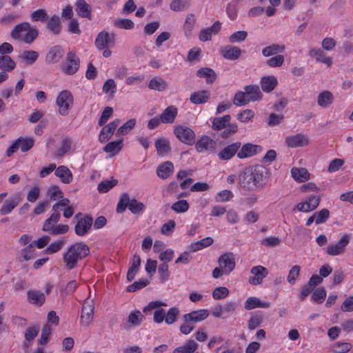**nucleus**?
Wrapping results in <instances>:
<instances>
[{"label":"nucleus","instance_id":"nucleus-1","mask_svg":"<svg viewBox=\"0 0 353 353\" xmlns=\"http://www.w3.org/2000/svg\"><path fill=\"white\" fill-rule=\"evenodd\" d=\"M269 170L262 165L245 168L239 175V183L245 190L262 189L267 184Z\"/></svg>","mask_w":353,"mask_h":353},{"label":"nucleus","instance_id":"nucleus-2","mask_svg":"<svg viewBox=\"0 0 353 353\" xmlns=\"http://www.w3.org/2000/svg\"><path fill=\"white\" fill-rule=\"evenodd\" d=\"M90 254V248L83 242L75 243L68 247L63 254V260L68 270L74 268L78 262Z\"/></svg>","mask_w":353,"mask_h":353},{"label":"nucleus","instance_id":"nucleus-3","mask_svg":"<svg viewBox=\"0 0 353 353\" xmlns=\"http://www.w3.org/2000/svg\"><path fill=\"white\" fill-rule=\"evenodd\" d=\"M23 32H26V33L21 39L28 44L32 43L39 35V30L36 27H32L29 23L24 22L14 26L11 32V37L14 39H19L20 33Z\"/></svg>","mask_w":353,"mask_h":353},{"label":"nucleus","instance_id":"nucleus-4","mask_svg":"<svg viewBox=\"0 0 353 353\" xmlns=\"http://www.w3.org/2000/svg\"><path fill=\"white\" fill-rule=\"evenodd\" d=\"M144 204L138 201L137 199H130V196L127 193L121 194L117 207L118 213H123L128 208L132 214H139L144 208Z\"/></svg>","mask_w":353,"mask_h":353},{"label":"nucleus","instance_id":"nucleus-5","mask_svg":"<svg viewBox=\"0 0 353 353\" xmlns=\"http://www.w3.org/2000/svg\"><path fill=\"white\" fill-rule=\"evenodd\" d=\"M56 103L59 107V112L62 116L68 114L69 110L73 105V97L68 90H63L58 95Z\"/></svg>","mask_w":353,"mask_h":353},{"label":"nucleus","instance_id":"nucleus-6","mask_svg":"<svg viewBox=\"0 0 353 353\" xmlns=\"http://www.w3.org/2000/svg\"><path fill=\"white\" fill-rule=\"evenodd\" d=\"M176 137L183 143L187 145H192L195 142V134L194 131L185 126L177 125L174 129Z\"/></svg>","mask_w":353,"mask_h":353},{"label":"nucleus","instance_id":"nucleus-7","mask_svg":"<svg viewBox=\"0 0 353 353\" xmlns=\"http://www.w3.org/2000/svg\"><path fill=\"white\" fill-rule=\"evenodd\" d=\"M350 241L348 234L343 235L336 243L331 244L325 248V252L330 256H338L345 252L346 246Z\"/></svg>","mask_w":353,"mask_h":353},{"label":"nucleus","instance_id":"nucleus-8","mask_svg":"<svg viewBox=\"0 0 353 353\" xmlns=\"http://www.w3.org/2000/svg\"><path fill=\"white\" fill-rule=\"evenodd\" d=\"M218 263L224 270L225 274H229L233 271L236 265L234 254L232 252H226L221 254L218 259Z\"/></svg>","mask_w":353,"mask_h":353},{"label":"nucleus","instance_id":"nucleus-9","mask_svg":"<svg viewBox=\"0 0 353 353\" xmlns=\"http://www.w3.org/2000/svg\"><path fill=\"white\" fill-rule=\"evenodd\" d=\"M94 305L92 300L87 299L83 305L81 314V323L88 326L93 319Z\"/></svg>","mask_w":353,"mask_h":353},{"label":"nucleus","instance_id":"nucleus-10","mask_svg":"<svg viewBox=\"0 0 353 353\" xmlns=\"http://www.w3.org/2000/svg\"><path fill=\"white\" fill-rule=\"evenodd\" d=\"M80 60L73 52L67 54L66 62L62 66L63 71L66 74H73L79 68Z\"/></svg>","mask_w":353,"mask_h":353},{"label":"nucleus","instance_id":"nucleus-11","mask_svg":"<svg viewBox=\"0 0 353 353\" xmlns=\"http://www.w3.org/2000/svg\"><path fill=\"white\" fill-rule=\"evenodd\" d=\"M119 122V119H115L103 125L99 134V141L101 143H104L112 138Z\"/></svg>","mask_w":353,"mask_h":353},{"label":"nucleus","instance_id":"nucleus-12","mask_svg":"<svg viewBox=\"0 0 353 353\" xmlns=\"http://www.w3.org/2000/svg\"><path fill=\"white\" fill-rule=\"evenodd\" d=\"M239 150L237 157L242 159L260 153L262 151V148L260 145L248 143L240 147Z\"/></svg>","mask_w":353,"mask_h":353},{"label":"nucleus","instance_id":"nucleus-13","mask_svg":"<svg viewBox=\"0 0 353 353\" xmlns=\"http://www.w3.org/2000/svg\"><path fill=\"white\" fill-rule=\"evenodd\" d=\"M92 223V218L89 215L81 218L74 227L75 234L78 236H84L89 232Z\"/></svg>","mask_w":353,"mask_h":353},{"label":"nucleus","instance_id":"nucleus-14","mask_svg":"<svg viewBox=\"0 0 353 353\" xmlns=\"http://www.w3.org/2000/svg\"><path fill=\"white\" fill-rule=\"evenodd\" d=\"M241 145V142L236 141L225 146L218 153L219 159L222 161L231 159L236 154H237Z\"/></svg>","mask_w":353,"mask_h":353},{"label":"nucleus","instance_id":"nucleus-15","mask_svg":"<svg viewBox=\"0 0 353 353\" xmlns=\"http://www.w3.org/2000/svg\"><path fill=\"white\" fill-rule=\"evenodd\" d=\"M250 273L253 275L250 277L249 282L252 285H259L263 279L268 274V270L261 265H256L251 268Z\"/></svg>","mask_w":353,"mask_h":353},{"label":"nucleus","instance_id":"nucleus-16","mask_svg":"<svg viewBox=\"0 0 353 353\" xmlns=\"http://www.w3.org/2000/svg\"><path fill=\"white\" fill-rule=\"evenodd\" d=\"M114 43V34H109L107 32L102 31L99 33L95 46L99 50H103L108 46H113Z\"/></svg>","mask_w":353,"mask_h":353},{"label":"nucleus","instance_id":"nucleus-17","mask_svg":"<svg viewBox=\"0 0 353 353\" xmlns=\"http://www.w3.org/2000/svg\"><path fill=\"white\" fill-rule=\"evenodd\" d=\"M216 143L208 136H203L197 141L195 148L197 152H203L208 150L214 151L216 148Z\"/></svg>","mask_w":353,"mask_h":353},{"label":"nucleus","instance_id":"nucleus-18","mask_svg":"<svg viewBox=\"0 0 353 353\" xmlns=\"http://www.w3.org/2000/svg\"><path fill=\"white\" fill-rule=\"evenodd\" d=\"M209 316L207 310L192 311L183 315V320L187 323H196L205 320Z\"/></svg>","mask_w":353,"mask_h":353},{"label":"nucleus","instance_id":"nucleus-19","mask_svg":"<svg viewBox=\"0 0 353 353\" xmlns=\"http://www.w3.org/2000/svg\"><path fill=\"white\" fill-rule=\"evenodd\" d=\"M20 195L16 194L6 200L0 208V214L6 215L12 212V211L18 205L20 202Z\"/></svg>","mask_w":353,"mask_h":353},{"label":"nucleus","instance_id":"nucleus-20","mask_svg":"<svg viewBox=\"0 0 353 353\" xmlns=\"http://www.w3.org/2000/svg\"><path fill=\"white\" fill-rule=\"evenodd\" d=\"M285 143L290 148L303 147L308 144V139L303 134H297L288 137Z\"/></svg>","mask_w":353,"mask_h":353},{"label":"nucleus","instance_id":"nucleus-21","mask_svg":"<svg viewBox=\"0 0 353 353\" xmlns=\"http://www.w3.org/2000/svg\"><path fill=\"white\" fill-rule=\"evenodd\" d=\"M243 89V94H245V97H247V100H249V103L250 101H256L261 99L262 94L261 92L259 85H245Z\"/></svg>","mask_w":353,"mask_h":353},{"label":"nucleus","instance_id":"nucleus-22","mask_svg":"<svg viewBox=\"0 0 353 353\" xmlns=\"http://www.w3.org/2000/svg\"><path fill=\"white\" fill-rule=\"evenodd\" d=\"M27 298L29 303L37 307H41L46 301L44 293L37 290H28Z\"/></svg>","mask_w":353,"mask_h":353},{"label":"nucleus","instance_id":"nucleus-23","mask_svg":"<svg viewBox=\"0 0 353 353\" xmlns=\"http://www.w3.org/2000/svg\"><path fill=\"white\" fill-rule=\"evenodd\" d=\"M64 50L61 46H55L50 48L46 55V61L48 63H57L63 56Z\"/></svg>","mask_w":353,"mask_h":353},{"label":"nucleus","instance_id":"nucleus-24","mask_svg":"<svg viewBox=\"0 0 353 353\" xmlns=\"http://www.w3.org/2000/svg\"><path fill=\"white\" fill-rule=\"evenodd\" d=\"M54 174L65 184L70 183L73 179V175L71 171L65 165L56 167Z\"/></svg>","mask_w":353,"mask_h":353},{"label":"nucleus","instance_id":"nucleus-25","mask_svg":"<svg viewBox=\"0 0 353 353\" xmlns=\"http://www.w3.org/2000/svg\"><path fill=\"white\" fill-rule=\"evenodd\" d=\"M221 54L228 60H236L241 54V50L236 46H226L221 48Z\"/></svg>","mask_w":353,"mask_h":353},{"label":"nucleus","instance_id":"nucleus-26","mask_svg":"<svg viewBox=\"0 0 353 353\" xmlns=\"http://www.w3.org/2000/svg\"><path fill=\"white\" fill-rule=\"evenodd\" d=\"M76 12L81 17L91 19L92 7L85 0H77L76 3Z\"/></svg>","mask_w":353,"mask_h":353},{"label":"nucleus","instance_id":"nucleus-27","mask_svg":"<svg viewBox=\"0 0 353 353\" xmlns=\"http://www.w3.org/2000/svg\"><path fill=\"white\" fill-rule=\"evenodd\" d=\"M176 107L170 105L166 108L160 115L161 121L163 123H172L177 115Z\"/></svg>","mask_w":353,"mask_h":353},{"label":"nucleus","instance_id":"nucleus-28","mask_svg":"<svg viewBox=\"0 0 353 353\" xmlns=\"http://www.w3.org/2000/svg\"><path fill=\"white\" fill-rule=\"evenodd\" d=\"M309 55L314 58L316 62H321L330 67L332 64V61L330 57H327L321 49L312 48L309 51Z\"/></svg>","mask_w":353,"mask_h":353},{"label":"nucleus","instance_id":"nucleus-29","mask_svg":"<svg viewBox=\"0 0 353 353\" xmlns=\"http://www.w3.org/2000/svg\"><path fill=\"white\" fill-rule=\"evenodd\" d=\"M199 344L194 340H188L184 345L176 347L173 353H199Z\"/></svg>","mask_w":353,"mask_h":353},{"label":"nucleus","instance_id":"nucleus-30","mask_svg":"<svg viewBox=\"0 0 353 353\" xmlns=\"http://www.w3.org/2000/svg\"><path fill=\"white\" fill-rule=\"evenodd\" d=\"M334 95L328 90L321 92L317 97V104L323 108L329 107L334 102Z\"/></svg>","mask_w":353,"mask_h":353},{"label":"nucleus","instance_id":"nucleus-31","mask_svg":"<svg viewBox=\"0 0 353 353\" xmlns=\"http://www.w3.org/2000/svg\"><path fill=\"white\" fill-rule=\"evenodd\" d=\"M174 165L170 161H165L161 163L157 169V174L159 177L165 179L173 172Z\"/></svg>","mask_w":353,"mask_h":353},{"label":"nucleus","instance_id":"nucleus-32","mask_svg":"<svg viewBox=\"0 0 353 353\" xmlns=\"http://www.w3.org/2000/svg\"><path fill=\"white\" fill-rule=\"evenodd\" d=\"M278 84V81L274 76H265L261 79V89L265 92H270Z\"/></svg>","mask_w":353,"mask_h":353},{"label":"nucleus","instance_id":"nucleus-33","mask_svg":"<svg viewBox=\"0 0 353 353\" xmlns=\"http://www.w3.org/2000/svg\"><path fill=\"white\" fill-rule=\"evenodd\" d=\"M47 29L54 35H59L61 32L62 25L59 17H52L47 23Z\"/></svg>","mask_w":353,"mask_h":353},{"label":"nucleus","instance_id":"nucleus-34","mask_svg":"<svg viewBox=\"0 0 353 353\" xmlns=\"http://www.w3.org/2000/svg\"><path fill=\"white\" fill-rule=\"evenodd\" d=\"M196 76L205 78L207 83H213L216 79V72L210 68L203 67L196 71Z\"/></svg>","mask_w":353,"mask_h":353},{"label":"nucleus","instance_id":"nucleus-35","mask_svg":"<svg viewBox=\"0 0 353 353\" xmlns=\"http://www.w3.org/2000/svg\"><path fill=\"white\" fill-rule=\"evenodd\" d=\"M141 265V258L139 255L134 254L132 258L131 265L127 273V280L128 281H132L137 272L139 270Z\"/></svg>","mask_w":353,"mask_h":353},{"label":"nucleus","instance_id":"nucleus-36","mask_svg":"<svg viewBox=\"0 0 353 353\" xmlns=\"http://www.w3.org/2000/svg\"><path fill=\"white\" fill-rule=\"evenodd\" d=\"M285 46L283 44H272L270 46H266L262 50V54L268 57L270 56H276L279 53H282L285 51Z\"/></svg>","mask_w":353,"mask_h":353},{"label":"nucleus","instance_id":"nucleus-37","mask_svg":"<svg viewBox=\"0 0 353 353\" xmlns=\"http://www.w3.org/2000/svg\"><path fill=\"white\" fill-rule=\"evenodd\" d=\"M210 94L207 90H200L193 92L190 97V101L193 104H202L208 101Z\"/></svg>","mask_w":353,"mask_h":353},{"label":"nucleus","instance_id":"nucleus-38","mask_svg":"<svg viewBox=\"0 0 353 353\" xmlns=\"http://www.w3.org/2000/svg\"><path fill=\"white\" fill-rule=\"evenodd\" d=\"M155 147L159 156L163 157L171 151L170 142L165 139H157L155 141Z\"/></svg>","mask_w":353,"mask_h":353},{"label":"nucleus","instance_id":"nucleus-39","mask_svg":"<svg viewBox=\"0 0 353 353\" xmlns=\"http://www.w3.org/2000/svg\"><path fill=\"white\" fill-rule=\"evenodd\" d=\"M213 242L214 241L212 237L207 236L199 241H197L195 243H191L189 248L191 252H196L199 250H201L211 245L213 243Z\"/></svg>","mask_w":353,"mask_h":353},{"label":"nucleus","instance_id":"nucleus-40","mask_svg":"<svg viewBox=\"0 0 353 353\" xmlns=\"http://www.w3.org/2000/svg\"><path fill=\"white\" fill-rule=\"evenodd\" d=\"M60 216L59 213L52 214L50 216L44 221L42 230L51 234L55 227V224L59 221Z\"/></svg>","mask_w":353,"mask_h":353},{"label":"nucleus","instance_id":"nucleus-41","mask_svg":"<svg viewBox=\"0 0 353 353\" xmlns=\"http://www.w3.org/2000/svg\"><path fill=\"white\" fill-rule=\"evenodd\" d=\"M168 87V84L161 77H154L148 84V88L151 90H157L159 92L164 91Z\"/></svg>","mask_w":353,"mask_h":353},{"label":"nucleus","instance_id":"nucleus-42","mask_svg":"<svg viewBox=\"0 0 353 353\" xmlns=\"http://www.w3.org/2000/svg\"><path fill=\"white\" fill-rule=\"evenodd\" d=\"M291 174L294 180L299 182H303L310 178V174L305 168H294Z\"/></svg>","mask_w":353,"mask_h":353},{"label":"nucleus","instance_id":"nucleus-43","mask_svg":"<svg viewBox=\"0 0 353 353\" xmlns=\"http://www.w3.org/2000/svg\"><path fill=\"white\" fill-rule=\"evenodd\" d=\"M231 117L230 114L224 115L222 117H215L212 123V128L214 130H221L226 127L230 122Z\"/></svg>","mask_w":353,"mask_h":353},{"label":"nucleus","instance_id":"nucleus-44","mask_svg":"<svg viewBox=\"0 0 353 353\" xmlns=\"http://www.w3.org/2000/svg\"><path fill=\"white\" fill-rule=\"evenodd\" d=\"M352 347V345L347 342H336L330 347L331 353H346Z\"/></svg>","mask_w":353,"mask_h":353},{"label":"nucleus","instance_id":"nucleus-45","mask_svg":"<svg viewBox=\"0 0 353 353\" xmlns=\"http://www.w3.org/2000/svg\"><path fill=\"white\" fill-rule=\"evenodd\" d=\"M123 147V140L117 141H111L106 144L103 150L105 152L112 153V155L117 154L121 150Z\"/></svg>","mask_w":353,"mask_h":353},{"label":"nucleus","instance_id":"nucleus-46","mask_svg":"<svg viewBox=\"0 0 353 353\" xmlns=\"http://www.w3.org/2000/svg\"><path fill=\"white\" fill-rule=\"evenodd\" d=\"M136 124V119H131L126 121L123 125L118 128L116 132V136L119 137L121 135L127 134L132 129L134 128Z\"/></svg>","mask_w":353,"mask_h":353},{"label":"nucleus","instance_id":"nucleus-47","mask_svg":"<svg viewBox=\"0 0 353 353\" xmlns=\"http://www.w3.org/2000/svg\"><path fill=\"white\" fill-rule=\"evenodd\" d=\"M15 66V62L9 56H0V68L6 71H12Z\"/></svg>","mask_w":353,"mask_h":353},{"label":"nucleus","instance_id":"nucleus-48","mask_svg":"<svg viewBox=\"0 0 353 353\" xmlns=\"http://www.w3.org/2000/svg\"><path fill=\"white\" fill-rule=\"evenodd\" d=\"M39 53L34 50H25L20 55V58L27 64H32L38 59Z\"/></svg>","mask_w":353,"mask_h":353},{"label":"nucleus","instance_id":"nucleus-49","mask_svg":"<svg viewBox=\"0 0 353 353\" xmlns=\"http://www.w3.org/2000/svg\"><path fill=\"white\" fill-rule=\"evenodd\" d=\"M315 217V223L316 224H321L325 222L329 219L330 217V211L327 208H323L319 212H316L314 214Z\"/></svg>","mask_w":353,"mask_h":353},{"label":"nucleus","instance_id":"nucleus-50","mask_svg":"<svg viewBox=\"0 0 353 353\" xmlns=\"http://www.w3.org/2000/svg\"><path fill=\"white\" fill-rule=\"evenodd\" d=\"M189 207L186 200H179L172 205L171 209L176 213H183L188 210Z\"/></svg>","mask_w":353,"mask_h":353},{"label":"nucleus","instance_id":"nucleus-51","mask_svg":"<svg viewBox=\"0 0 353 353\" xmlns=\"http://www.w3.org/2000/svg\"><path fill=\"white\" fill-rule=\"evenodd\" d=\"M179 314V310L177 307L170 308L168 312H165V322L168 325L173 324L177 319Z\"/></svg>","mask_w":353,"mask_h":353},{"label":"nucleus","instance_id":"nucleus-52","mask_svg":"<svg viewBox=\"0 0 353 353\" xmlns=\"http://www.w3.org/2000/svg\"><path fill=\"white\" fill-rule=\"evenodd\" d=\"M143 319V316L141 312L139 310H135L129 314L128 321L132 325L138 326L141 323Z\"/></svg>","mask_w":353,"mask_h":353},{"label":"nucleus","instance_id":"nucleus-53","mask_svg":"<svg viewBox=\"0 0 353 353\" xmlns=\"http://www.w3.org/2000/svg\"><path fill=\"white\" fill-rule=\"evenodd\" d=\"M263 322V316L260 313H256L254 315H252L248 321V329L250 330H254L258 327Z\"/></svg>","mask_w":353,"mask_h":353},{"label":"nucleus","instance_id":"nucleus-54","mask_svg":"<svg viewBox=\"0 0 353 353\" xmlns=\"http://www.w3.org/2000/svg\"><path fill=\"white\" fill-rule=\"evenodd\" d=\"M117 183L118 181L116 179L103 181L98 185L97 189L99 192H107L115 186Z\"/></svg>","mask_w":353,"mask_h":353},{"label":"nucleus","instance_id":"nucleus-55","mask_svg":"<svg viewBox=\"0 0 353 353\" xmlns=\"http://www.w3.org/2000/svg\"><path fill=\"white\" fill-rule=\"evenodd\" d=\"M65 243V239H61L52 242L47 248V252L48 254H54L61 249Z\"/></svg>","mask_w":353,"mask_h":353},{"label":"nucleus","instance_id":"nucleus-56","mask_svg":"<svg viewBox=\"0 0 353 353\" xmlns=\"http://www.w3.org/2000/svg\"><path fill=\"white\" fill-rule=\"evenodd\" d=\"M72 141L70 138H65L62 140L61 147L57 152V157H62L65 153L71 149Z\"/></svg>","mask_w":353,"mask_h":353},{"label":"nucleus","instance_id":"nucleus-57","mask_svg":"<svg viewBox=\"0 0 353 353\" xmlns=\"http://www.w3.org/2000/svg\"><path fill=\"white\" fill-rule=\"evenodd\" d=\"M31 19L33 21H46L48 19V14L44 9H38L31 14Z\"/></svg>","mask_w":353,"mask_h":353},{"label":"nucleus","instance_id":"nucleus-58","mask_svg":"<svg viewBox=\"0 0 353 353\" xmlns=\"http://www.w3.org/2000/svg\"><path fill=\"white\" fill-rule=\"evenodd\" d=\"M51 334V327L48 324L44 325L42 328L40 338L38 340V343L43 345L48 341L49 336Z\"/></svg>","mask_w":353,"mask_h":353},{"label":"nucleus","instance_id":"nucleus-59","mask_svg":"<svg viewBox=\"0 0 353 353\" xmlns=\"http://www.w3.org/2000/svg\"><path fill=\"white\" fill-rule=\"evenodd\" d=\"M300 270L301 267L298 265H295L292 267L288 276V281L289 283L294 284L296 283V279L300 274Z\"/></svg>","mask_w":353,"mask_h":353},{"label":"nucleus","instance_id":"nucleus-60","mask_svg":"<svg viewBox=\"0 0 353 353\" xmlns=\"http://www.w3.org/2000/svg\"><path fill=\"white\" fill-rule=\"evenodd\" d=\"M229 294V290L225 287H217L212 292V297L215 300H219L225 298Z\"/></svg>","mask_w":353,"mask_h":353},{"label":"nucleus","instance_id":"nucleus-61","mask_svg":"<svg viewBox=\"0 0 353 353\" xmlns=\"http://www.w3.org/2000/svg\"><path fill=\"white\" fill-rule=\"evenodd\" d=\"M39 330V325L28 327L25 332L26 341L32 342L37 336Z\"/></svg>","mask_w":353,"mask_h":353},{"label":"nucleus","instance_id":"nucleus-62","mask_svg":"<svg viewBox=\"0 0 353 353\" xmlns=\"http://www.w3.org/2000/svg\"><path fill=\"white\" fill-rule=\"evenodd\" d=\"M158 272L159 274V279L161 283H164L165 281H167L170 276V272L168 270V265L162 263L159 265Z\"/></svg>","mask_w":353,"mask_h":353},{"label":"nucleus","instance_id":"nucleus-63","mask_svg":"<svg viewBox=\"0 0 353 353\" xmlns=\"http://www.w3.org/2000/svg\"><path fill=\"white\" fill-rule=\"evenodd\" d=\"M113 113V108L111 107H105L103 110L99 119L98 121V124L100 126L104 125L108 120L110 118V117L112 115Z\"/></svg>","mask_w":353,"mask_h":353},{"label":"nucleus","instance_id":"nucleus-64","mask_svg":"<svg viewBox=\"0 0 353 353\" xmlns=\"http://www.w3.org/2000/svg\"><path fill=\"white\" fill-rule=\"evenodd\" d=\"M248 36V33L246 31L241 30L236 31L232 34L229 37V41L232 43L236 42H241L243 41Z\"/></svg>","mask_w":353,"mask_h":353}]
</instances>
